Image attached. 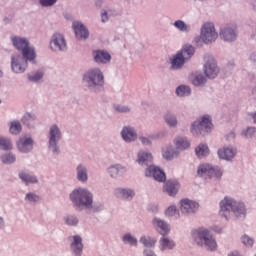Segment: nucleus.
<instances>
[{"label": "nucleus", "mask_w": 256, "mask_h": 256, "mask_svg": "<svg viewBox=\"0 0 256 256\" xmlns=\"http://www.w3.org/2000/svg\"><path fill=\"white\" fill-rule=\"evenodd\" d=\"M201 41H203V39L201 38V33H200L199 36H196L194 38V43H195V45H201Z\"/></svg>", "instance_id": "nucleus-56"}, {"label": "nucleus", "mask_w": 256, "mask_h": 256, "mask_svg": "<svg viewBox=\"0 0 256 256\" xmlns=\"http://www.w3.org/2000/svg\"><path fill=\"white\" fill-rule=\"evenodd\" d=\"M140 243L144 247H155V244L157 243V240L155 238H151L150 236H141L140 237Z\"/></svg>", "instance_id": "nucleus-45"}, {"label": "nucleus", "mask_w": 256, "mask_h": 256, "mask_svg": "<svg viewBox=\"0 0 256 256\" xmlns=\"http://www.w3.org/2000/svg\"><path fill=\"white\" fill-rule=\"evenodd\" d=\"M176 244L173 239H170L167 236H162L159 240V249L160 251H171L175 249Z\"/></svg>", "instance_id": "nucleus-31"}, {"label": "nucleus", "mask_w": 256, "mask_h": 256, "mask_svg": "<svg viewBox=\"0 0 256 256\" xmlns=\"http://www.w3.org/2000/svg\"><path fill=\"white\" fill-rule=\"evenodd\" d=\"M70 251L73 256H83V238L79 235H74L69 238Z\"/></svg>", "instance_id": "nucleus-17"}, {"label": "nucleus", "mask_w": 256, "mask_h": 256, "mask_svg": "<svg viewBox=\"0 0 256 256\" xmlns=\"http://www.w3.org/2000/svg\"><path fill=\"white\" fill-rule=\"evenodd\" d=\"M197 175L201 179H221L223 177V170L219 166H213L209 163H202L197 168Z\"/></svg>", "instance_id": "nucleus-9"}, {"label": "nucleus", "mask_w": 256, "mask_h": 256, "mask_svg": "<svg viewBox=\"0 0 256 256\" xmlns=\"http://www.w3.org/2000/svg\"><path fill=\"white\" fill-rule=\"evenodd\" d=\"M0 149L1 151H11V149H13V142L11 139L0 136Z\"/></svg>", "instance_id": "nucleus-39"}, {"label": "nucleus", "mask_w": 256, "mask_h": 256, "mask_svg": "<svg viewBox=\"0 0 256 256\" xmlns=\"http://www.w3.org/2000/svg\"><path fill=\"white\" fill-rule=\"evenodd\" d=\"M152 226L161 236H167L169 233H171V225H169L167 221L157 216L152 218Z\"/></svg>", "instance_id": "nucleus-15"}, {"label": "nucleus", "mask_w": 256, "mask_h": 256, "mask_svg": "<svg viewBox=\"0 0 256 256\" xmlns=\"http://www.w3.org/2000/svg\"><path fill=\"white\" fill-rule=\"evenodd\" d=\"M239 31H237V25H227L220 30V37L227 43H233L237 40Z\"/></svg>", "instance_id": "nucleus-13"}, {"label": "nucleus", "mask_w": 256, "mask_h": 256, "mask_svg": "<svg viewBox=\"0 0 256 256\" xmlns=\"http://www.w3.org/2000/svg\"><path fill=\"white\" fill-rule=\"evenodd\" d=\"M19 179L24 183V185H35L36 183H39V179L35 174L29 173L27 170H21L18 173Z\"/></svg>", "instance_id": "nucleus-25"}, {"label": "nucleus", "mask_w": 256, "mask_h": 256, "mask_svg": "<svg viewBox=\"0 0 256 256\" xmlns=\"http://www.w3.org/2000/svg\"><path fill=\"white\" fill-rule=\"evenodd\" d=\"M191 237L198 247H205L207 251L217 250V240H215V236H213L209 229L204 227L193 229Z\"/></svg>", "instance_id": "nucleus-5"}, {"label": "nucleus", "mask_w": 256, "mask_h": 256, "mask_svg": "<svg viewBox=\"0 0 256 256\" xmlns=\"http://www.w3.org/2000/svg\"><path fill=\"white\" fill-rule=\"evenodd\" d=\"M122 241L125 244L131 245V247H137L138 241L135 236L131 235V233H126L122 237Z\"/></svg>", "instance_id": "nucleus-44"}, {"label": "nucleus", "mask_w": 256, "mask_h": 256, "mask_svg": "<svg viewBox=\"0 0 256 256\" xmlns=\"http://www.w3.org/2000/svg\"><path fill=\"white\" fill-rule=\"evenodd\" d=\"M149 211H151V213H153L154 215H157V213H159V206L158 205H151L149 207Z\"/></svg>", "instance_id": "nucleus-55"}, {"label": "nucleus", "mask_w": 256, "mask_h": 256, "mask_svg": "<svg viewBox=\"0 0 256 256\" xmlns=\"http://www.w3.org/2000/svg\"><path fill=\"white\" fill-rule=\"evenodd\" d=\"M143 256H157V254H155V251L146 248L143 250Z\"/></svg>", "instance_id": "nucleus-54"}, {"label": "nucleus", "mask_w": 256, "mask_h": 256, "mask_svg": "<svg viewBox=\"0 0 256 256\" xmlns=\"http://www.w3.org/2000/svg\"><path fill=\"white\" fill-rule=\"evenodd\" d=\"M5 227V220H3V217H0V229H3Z\"/></svg>", "instance_id": "nucleus-58"}, {"label": "nucleus", "mask_w": 256, "mask_h": 256, "mask_svg": "<svg viewBox=\"0 0 256 256\" xmlns=\"http://www.w3.org/2000/svg\"><path fill=\"white\" fill-rule=\"evenodd\" d=\"M201 39L205 45H209V43H215L219 34L215 30V24L213 22H205L200 29Z\"/></svg>", "instance_id": "nucleus-10"}, {"label": "nucleus", "mask_w": 256, "mask_h": 256, "mask_svg": "<svg viewBox=\"0 0 256 256\" xmlns=\"http://www.w3.org/2000/svg\"><path fill=\"white\" fill-rule=\"evenodd\" d=\"M240 241L243 244V246L247 247L248 249H251V247L255 245V239H253L247 234H244L243 236H241Z\"/></svg>", "instance_id": "nucleus-47"}, {"label": "nucleus", "mask_w": 256, "mask_h": 256, "mask_svg": "<svg viewBox=\"0 0 256 256\" xmlns=\"http://www.w3.org/2000/svg\"><path fill=\"white\" fill-rule=\"evenodd\" d=\"M57 3V0H39L41 7H53Z\"/></svg>", "instance_id": "nucleus-51"}, {"label": "nucleus", "mask_w": 256, "mask_h": 256, "mask_svg": "<svg viewBox=\"0 0 256 256\" xmlns=\"http://www.w3.org/2000/svg\"><path fill=\"white\" fill-rule=\"evenodd\" d=\"M12 45L21 51L25 59L30 60V63H35V58L37 54L35 53V48L29 46V40L19 36H11Z\"/></svg>", "instance_id": "nucleus-8"}, {"label": "nucleus", "mask_w": 256, "mask_h": 256, "mask_svg": "<svg viewBox=\"0 0 256 256\" xmlns=\"http://www.w3.org/2000/svg\"><path fill=\"white\" fill-rule=\"evenodd\" d=\"M107 173L112 179H119V177H123L127 173V167L121 164H113L107 168Z\"/></svg>", "instance_id": "nucleus-24"}, {"label": "nucleus", "mask_w": 256, "mask_h": 256, "mask_svg": "<svg viewBox=\"0 0 256 256\" xmlns=\"http://www.w3.org/2000/svg\"><path fill=\"white\" fill-rule=\"evenodd\" d=\"M120 135L124 143H135L137 141V130L131 125H126L122 128Z\"/></svg>", "instance_id": "nucleus-19"}, {"label": "nucleus", "mask_w": 256, "mask_h": 256, "mask_svg": "<svg viewBox=\"0 0 256 256\" xmlns=\"http://www.w3.org/2000/svg\"><path fill=\"white\" fill-rule=\"evenodd\" d=\"M1 103H2V101H1V99H0V105H1Z\"/></svg>", "instance_id": "nucleus-63"}, {"label": "nucleus", "mask_w": 256, "mask_h": 256, "mask_svg": "<svg viewBox=\"0 0 256 256\" xmlns=\"http://www.w3.org/2000/svg\"><path fill=\"white\" fill-rule=\"evenodd\" d=\"M9 131L11 135H19L23 131V126L19 120H13L10 122Z\"/></svg>", "instance_id": "nucleus-36"}, {"label": "nucleus", "mask_w": 256, "mask_h": 256, "mask_svg": "<svg viewBox=\"0 0 256 256\" xmlns=\"http://www.w3.org/2000/svg\"><path fill=\"white\" fill-rule=\"evenodd\" d=\"M165 215L167 217H172L173 219H177L179 217V210H177L176 206H170L165 210Z\"/></svg>", "instance_id": "nucleus-48"}, {"label": "nucleus", "mask_w": 256, "mask_h": 256, "mask_svg": "<svg viewBox=\"0 0 256 256\" xmlns=\"http://www.w3.org/2000/svg\"><path fill=\"white\" fill-rule=\"evenodd\" d=\"M178 53L181 54L186 61H189V59L195 55V47L191 44H185Z\"/></svg>", "instance_id": "nucleus-34"}, {"label": "nucleus", "mask_w": 256, "mask_h": 256, "mask_svg": "<svg viewBox=\"0 0 256 256\" xmlns=\"http://www.w3.org/2000/svg\"><path fill=\"white\" fill-rule=\"evenodd\" d=\"M174 145L176 149H179L180 151H185V149H189V147H191V142L189 141V139H187V137L179 136L174 139Z\"/></svg>", "instance_id": "nucleus-33"}, {"label": "nucleus", "mask_w": 256, "mask_h": 256, "mask_svg": "<svg viewBox=\"0 0 256 256\" xmlns=\"http://www.w3.org/2000/svg\"><path fill=\"white\" fill-rule=\"evenodd\" d=\"M213 131V122L209 114H205L191 123L190 133L193 137H205Z\"/></svg>", "instance_id": "nucleus-7"}, {"label": "nucleus", "mask_w": 256, "mask_h": 256, "mask_svg": "<svg viewBox=\"0 0 256 256\" xmlns=\"http://www.w3.org/2000/svg\"><path fill=\"white\" fill-rule=\"evenodd\" d=\"M177 97H189L191 95V88L187 85H180L176 88Z\"/></svg>", "instance_id": "nucleus-41"}, {"label": "nucleus", "mask_w": 256, "mask_h": 256, "mask_svg": "<svg viewBox=\"0 0 256 256\" xmlns=\"http://www.w3.org/2000/svg\"><path fill=\"white\" fill-rule=\"evenodd\" d=\"M190 81L194 87H203L207 83V76L203 75V72H193L190 75Z\"/></svg>", "instance_id": "nucleus-29"}, {"label": "nucleus", "mask_w": 256, "mask_h": 256, "mask_svg": "<svg viewBox=\"0 0 256 256\" xmlns=\"http://www.w3.org/2000/svg\"><path fill=\"white\" fill-rule=\"evenodd\" d=\"M170 63V69H172V71H179V69H183L187 60L183 58V54H179L178 52L170 59Z\"/></svg>", "instance_id": "nucleus-26"}, {"label": "nucleus", "mask_w": 256, "mask_h": 256, "mask_svg": "<svg viewBox=\"0 0 256 256\" xmlns=\"http://www.w3.org/2000/svg\"><path fill=\"white\" fill-rule=\"evenodd\" d=\"M199 1H203V0H199Z\"/></svg>", "instance_id": "nucleus-64"}, {"label": "nucleus", "mask_w": 256, "mask_h": 256, "mask_svg": "<svg viewBox=\"0 0 256 256\" xmlns=\"http://www.w3.org/2000/svg\"><path fill=\"white\" fill-rule=\"evenodd\" d=\"M178 155L179 152H177L173 146H165L162 148V157L167 161H171V159H174V157Z\"/></svg>", "instance_id": "nucleus-35"}, {"label": "nucleus", "mask_w": 256, "mask_h": 256, "mask_svg": "<svg viewBox=\"0 0 256 256\" xmlns=\"http://www.w3.org/2000/svg\"><path fill=\"white\" fill-rule=\"evenodd\" d=\"M199 207V202L190 200L189 198L180 200V209L185 215H195L199 211Z\"/></svg>", "instance_id": "nucleus-14"}, {"label": "nucleus", "mask_w": 256, "mask_h": 256, "mask_svg": "<svg viewBox=\"0 0 256 256\" xmlns=\"http://www.w3.org/2000/svg\"><path fill=\"white\" fill-rule=\"evenodd\" d=\"M203 71L205 77L208 79H215V77H217L219 74V67H217V62L215 59L209 58L203 66Z\"/></svg>", "instance_id": "nucleus-18"}, {"label": "nucleus", "mask_w": 256, "mask_h": 256, "mask_svg": "<svg viewBox=\"0 0 256 256\" xmlns=\"http://www.w3.org/2000/svg\"><path fill=\"white\" fill-rule=\"evenodd\" d=\"M114 195L120 201H133L135 199V190L132 188H116L114 190Z\"/></svg>", "instance_id": "nucleus-20"}, {"label": "nucleus", "mask_w": 256, "mask_h": 256, "mask_svg": "<svg viewBox=\"0 0 256 256\" xmlns=\"http://www.w3.org/2000/svg\"><path fill=\"white\" fill-rule=\"evenodd\" d=\"M3 77V71L0 69V78Z\"/></svg>", "instance_id": "nucleus-62"}, {"label": "nucleus", "mask_w": 256, "mask_h": 256, "mask_svg": "<svg viewBox=\"0 0 256 256\" xmlns=\"http://www.w3.org/2000/svg\"><path fill=\"white\" fill-rule=\"evenodd\" d=\"M64 223L68 227H77L79 225V217L75 214H68L64 216Z\"/></svg>", "instance_id": "nucleus-38"}, {"label": "nucleus", "mask_w": 256, "mask_h": 256, "mask_svg": "<svg viewBox=\"0 0 256 256\" xmlns=\"http://www.w3.org/2000/svg\"><path fill=\"white\" fill-rule=\"evenodd\" d=\"M149 139H161V134L157 133V134H150Z\"/></svg>", "instance_id": "nucleus-57"}, {"label": "nucleus", "mask_w": 256, "mask_h": 256, "mask_svg": "<svg viewBox=\"0 0 256 256\" xmlns=\"http://www.w3.org/2000/svg\"><path fill=\"white\" fill-rule=\"evenodd\" d=\"M95 63L107 65L111 61V54L105 50H94L92 52Z\"/></svg>", "instance_id": "nucleus-23"}, {"label": "nucleus", "mask_w": 256, "mask_h": 256, "mask_svg": "<svg viewBox=\"0 0 256 256\" xmlns=\"http://www.w3.org/2000/svg\"><path fill=\"white\" fill-rule=\"evenodd\" d=\"M0 159L5 165H11L15 163V161H17V156H15V154H13L12 152H9L1 155Z\"/></svg>", "instance_id": "nucleus-40"}, {"label": "nucleus", "mask_w": 256, "mask_h": 256, "mask_svg": "<svg viewBox=\"0 0 256 256\" xmlns=\"http://www.w3.org/2000/svg\"><path fill=\"white\" fill-rule=\"evenodd\" d=\"M35 121H37V114L25 112L21 118V123L28 129H35Z\"/></svg>", "instance_id": "nucleus-27"}, {"label": "nucleus", "mask_w": 256, "mask_h": 256, "mask_svg": "<svg viewBox=\"0 0 256 256\" xmlns=\"http://www.w3.org/2000/svg\"><path fill=\"white\" fill-rule=\"evenodd\" d=\"M228 139H235V132H230L228 134Z\"/></svg>", "instance_id": "nucleus-60"}, {"label": "nucleus", "mask_w": 256, "mask_h": 256, "mask_svg": "<svg viewBox=\"0 0 256 256\" xmlns=\"http://www.w3.org/2000/svg\"><path fill=\"white\" fill-rule=\"evenodd\" d=\"M251 117H252L254 123L256 124V112H255V113H252V114H251Z\"/></svg>", "instance_id": "nucleus-61"}, {"label": "nucleus", "mask_w": 256, "mask_h": 256, "mask_svg": "<svg viewBox=\"0 0 256 256\" xmlns=\"http://www.w3.org/2000/svg\"><path fill=\"white\" fill-rule=\"evenodd\" d=\"M72 207L76 211L88 209L92 213H101L105 211V203L101 201H93V192L85 187H78L69 194Z\"/></svg>", "instance_id": "nucleus-1"}, {"label": "nucleus", "mask_w": 256, "mask_h": 256, "mask_svg": "<svg viewBox=\"0 0 256 256\" xmlns=\"http://www.w3.org/2000/svg\"><path fill=\"white\" fill-rule=\"evenodd\" d=\"M179 181L177 180H168L164 185V191L169 195V197H175L179 193Z\"/></svg>", "instance_id": "nucleus-28"}, {"label": "nucleus", "mask_w": 256, "mask_h": 256, "mask_svg": "<svg viewBox=\"0 0 256 256\" xmlns=\"http://www.w3.org/2000/svg\"><path fill=\"white\" fill-rule=\"evenodd\" d=\"M34 144L35 141L31 137H22L16 143L17 149L20 153H31V151H33Z\"/></svg>", "instance_id": "nucleus-21"}, {"label": "nucleus", "mask_w": 256, "mask_h": 256, "mask_svg": "<svg viewBox=\"0 0 256 256\" xmlns=\"http://www.w3.org/2000/svg\"><path fill=\"white\" fill-rule=\"evenodd\" d=\"M109 21V14H107V10H102L101 12V22L107 23Z\"/></svg>", "instance_id": "nucleus-53"}, {"label": "nucleus", "mask_w": 256, "mask_h": 256, "mask_svg": "<svg viewBox=\"0 0 256 256\" xmlns=\"http://www.w3.org/2000/svg\"><path fill=\"white\" fill-rule=\"evenodd\" d=\"M75 178L78 183L85 184L89 181V167L85 163H78L74 169Z\"/></svg>", "instance_id": "nucleus-16"}, {"label": "nucleus", "mask_w": 256, "mask_h": 256, "mask_svg": "<svg viewBox=\"0 0 256 256\" xmlns=\"http://www.w3.org/2000/svg\"><path fill=\"white\" fill-rule=\"evenodd\" d=\"M24 201H26V203H39L41 201V196L37 195L35 192H28L25 195Z\"/></svg>", "instance_id": "nucleus-46"}, {"label": "nucleus", "mask_w": 256, "mask_h": 256, "mask_svg": "<svg viewBox=\"0 0 256 256\" xmlns=\"http://www.w3.org/2000/svg\"><path fill=\"white\" fill-rule=\"evenodd\" d=\"M50 49L55 53H65L67 51V40H65V36L59 32L54 33L50 39Z\"/></svg>", "instance_id": "nucleus-12"}, {"label": "nucleus", "mask_w": 256, "mask_h": 256, "mask_svg": "<svg viewBox=\"0 0 256 256\" xmlns=\"http://www.w3.org/2000/svg\"><path fill=\"white\" fill-rule=\"evenodd\" d=\"M47 139V147L52 155H54V157L61 155V146H59V143L61 139H63V131H61V127H59L58 124H51L49 126Z\"/></svg>", "instance_id": "nucleus-6"}, {"label": "nucleus", "mask_w": 256, "mask_h": 256, "mask_svg": "<svg viewBox=\"0 0 256 256\" xmlns=\"http://www.w3.org/2000/svg\"><path fill=\"white\" fill-rule=\"evenodd\" d=\"M219 207V215L226 221H229L232 215L236 219H245L247 217V206H245V203L232 197L225 196L219 202Z\"/></svg>", "instance_id": "nucleus-2"}, {"label": "nucleus", "mask_w": 256, "mask_h": 256, "mask_svg": "<svg viewBox=\"0 0 256 256\" xmlns=\"http://www.w3.org/2000/svg\"><path fill=\"white\" fill-rule=\"evenodd\" d=\"M72 28L77 39H89V29L85 24L76 21L72 23Z\"/></svg>", "instance_id": "nucleus-22"}, {"label": "nucleus", "mask_w": 256, "mask_h": 256, "mask_svg": "<svg viewBox=\"0 0 256 256\" xmlns=\"http://www.w3.org/2000/svg\"><path fill=\"white\" fill-rule=\"evenodd\" d=\"M82 83L91 93H101L105 89V76L99 68H92L82 76Z\"/></svg>", "instance_id": "nucleus-4"}, {"label": "nucleus", "mask_w": 256, "mask_h": 256, "mask_svg": "<svg viewBox=\"0 0 256 256\" xmlns=\"http://www.w3.org/2000/svg\"><path fill=\"white\" fill-rule=\"evenodd\" d=\"M195 155L201 159L202 157H207V155H209V146L207 144H199L196 148H195Z\"/></svg>", "instance_id": "nucleus-37"}, {"label": "nucleus", "mask_w": 256, "mask_h": 256, "mask_svg": "<svg viewBox=\"0 0 256 256\" xmlns=\"http://www.w3.org/2000/svg\"><path fill=\"white\" fill-rule=\"evenodd\" d=\"M173 27H175V29L180 33H185L186 35L192 31L191 25L181 19L174 21Z\"/></svg>", "instance_id": "nucleus-32"}, {"label": "nucleus", "mask_w": 256, "mask_h": 256, "mask_svg": "<svg viewBox=\"0 0 256 256\" xmlns=\"http://www.w3.org/2000/svg\"><path fill=\"white\" fill-rule=\"evenodd\" d=\"M114 109L118 113H129V111H131V108H129V106L121 105V104L115 105Z\"/></svg>", "instance_id": "nucleus-50"}, {"label": "nucleus", "mask_w": 256, "mask_h": 256, "mask_svg": "<svg viewBox=\"0 0 256 256\" xmlns=\"http://www.w3.org/2000/svg\"><path fill=\"white\" fill-rule=\"evenodd\" d=\"M236 153L237 150H235V148L228 146L218 150V157L220 159H224L225 161H231V159L235 157Z\"/></svg>", "instance_id": "nucleus-30"}, {"label": "nucleus", "mask_w": 256, "mask_h": 256, "mask_svg": "<svg viewBox=\"0 0 256 256\" xmlns=\"http://www.w3.org/2000/svg\"><path fill=\"white\" fill-rule=\"evenodd\" d=\"M136 162L141 167H147L145 170L146 177H153L158 183H165L167 181V176L165 172L161 170L158 166L152 165L153 163V154L147 151H139L137 154Z\"/></svg>", "instance_id": "nucleus-3"}, {"label": "nucleus", "mask_w": 256, "mask_h": 256, "mask_svg": "<svg viewBox=\"0 0 256 256\" xmlns=\"http://www.w3.org/2000/svg\"><path fill=\"white\" fill-rule=\"evenodd\" d=\"M242 135H243L244 137H249V138L255 137V135H256V129H255V127H248L246 130H244V131L242 132Z\"/></svg>", "instance_id": "nucleus-49"}, {"label": "nucleus", "mask_w": 256, "mask_h": 256, "mask_svg": "<svg viewBox=\"0 0 256 256\" xmlns=\"http://www.w3.org/2000/svg\"><path fill=\"white\" fill-rule=\"evenodd\" d=\"M139 141L140 143H142V145H145L146 147H151V145H153V142L151 141V138H149V136H140Z\"/></svg>", "instance_id": "nucleus-52"}, {"label": "nucleus", "mask_w": 256, "mask_h": 256, "mask_svg": "<svg viewBox=\"0 0 256 256\" xmlns=\"http://www.w3.org/2000/svg\"><path fill=\"white\" fill-rule=\"evenodd\" d=\"M164 121L167 123L168 127H177V115L171 112L166 113Z\"/></svg>", "instance_id": "nucleus-43"}, {"label": "nucleus", "mask_w": 256, "mask_h": 256, "mask_svg": "<svg viewBox=\"0 0 256 256\" xmlns=\"http://www.w3.org/2000/svg\"><path fill=\"white\" fill-rule=\"evenodd\" d=\"M29 61L31 62V60L25 58L24 55L13 54L11 56V69L13 73H25Z\"/></svg>", "instance_id": "nucleus-11"}, {"label": "nucleus", "mask_w": 256, "mask_h": 256, "mask_svg": "<svg viewBox=\"0 0 256 256\" xmlns=\"http://www.w3.org/2000/svg\"><path fill=\"white\" fill-rule=\"evenodd\" d=\"M43 75H45V73L42 70H37L28 74V81H31L32 83H39V81L43 79Z\"/></svg>", "instance_id": "nucleus-42"}, {"label": "nucleus", "mask_w": 256, "mask_h": 256, "mask_svg": "<svg viewBox=\"0 0 256 256\" xmlns=\"http://www.w3.org/2000/svg\"><path fill=\"white\" fill-rule=\"evenodd\" d=\"M250 61H256V52L250 55Z\"/></svg>", "instance_id": "nucleus-59"}]
</instances>
